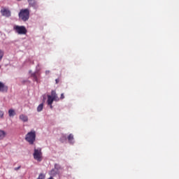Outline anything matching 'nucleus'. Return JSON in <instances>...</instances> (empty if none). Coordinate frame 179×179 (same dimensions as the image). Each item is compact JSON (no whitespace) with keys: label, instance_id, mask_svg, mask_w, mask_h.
I'll list each match as a JSON object with an SVG mask.
<instances>
[{"label":"nucleus","instance_id":"393cba45","mask_svg":"<svg viewBox=\"0 0 179 179\" xmlns=\"http://www.w3.org/2000/svg\"><path fill=\"white\" fill-rule=\"evenodd\" d=\"M17 1H22V0H17Z\"/></svg>","mask_w":179,"mask_h":179},{"label":"nucleus","instance_id":"aec40b11","mask_svg":"<svg viewBox=\"0 0 179 179\" xmlns=\"http://www.w3.org/2000/svg\"><path fill=\"white\" fill-rule=\"evenodd\" d=\"M64 99H65V95H64V94H61L60 99L64 100Z\"/></svg>","mask_w":179,"mask_h":179},{"label":"nucleus","instance_id":"39448f33","mask_svg":"<svg viewBox=\"0 0 179 179\" xmlns=\"http://www.w3.org/2000/svg\"><path fill=\"white\" fill-rule=\"evenodd\" d=\"M0 12L2 16H4L5 17H10V16H12L10 9L6 7H2Z\"/></svg>","mask_w":179,"mask_h":179},{"label":"nucleus","instance_id":"4be33fe9","mask_svg":"<svg viewBox=\"0 0 179 179\" xmlns=\"http://www.w3.org/2000/svg\"><path fill=\"white\" fill-rule=\"evenodd\" d=\"M20 166H18V167H17V168H15V171H17V170H20Z\"/></svg>","mask_w":179,"mask_h":179},{"label":"nucleus","instance_id":"9d476101","mask_svg":"<svg viewBox=\"0 0 179 179\" xmlns=\"http://www.w3.org/2000/svg\"><path fill=\"white\" fill-rule=\"evenodd\" d=\"M54 101H55V98H52V96H51V95H48V106H51V104H52V103H54Z\"/></svg>","mask_w":179,"mask_h":179},{"label":"nucleus","instance_id":"423d86ee","mask_svg":"<svg viewBox=\"0 0 179 179\" xmlns=\"http://www.w3.org/2000/svg\"><path fill=\"white\" fill-rule=\"evenodd\" d=\"M61 167L58 164H55V169H52L50 172V175L52 176V177H55L57 174H58V170H59Z\"/></svg>","mask_w":179,"mask_h":179},{"label":"nucleus","instance_id":"20e7f679","mask_svg":"<svg viewBox=\"0 0 179 179\" xmlns=\"http://www.w3.org/2000/svg\"><path fill=\"white\" fill-rule=\"evenodd\" d=\"M14 30H15L18 34H26V33H27V29H26L24 26L16 25L14 27Z\"/></svg>","mask_w":179,"mask_h":179},{"label":"nucleus","instance_id":"6e6552de","mask_svg":"<svg viewBox=\"0 0 179 179\" xmlns=\"http://www.w3.org/2000/svg\"><path fill=\"white\" fill-rule=\"evenodd\" d=\"M50 96L55 99V101H59V97H58V94H57L55 90H52Z\"/></svg>","mask_w":179,"mask_h":179},{"label":"nucleus","instance_id":"f257e3e1","mask_svg":"<svg viewBox=\"0 0 179 179\" xmlns=\"http://www.w3.org/2000/svg\"><path fill=\"white\" fill-rule=\"evenodd\" d=\"M18 16L23 22H27V20L30 17V10L29 8H24L20 10Z\"/></svg>","mask_w":179,"mask_h":179},{"label":"nucleus","instance_id":"9b49d317","mask_svg":"<svg viewBox=\"0 0 179 179\" xmlns=\"http://www.w3.org/2000/svg\"><path fill=\"white\" fill-rule=\"evenodd\" d=\"M38 76H40V73H34L31 74V77L34 78V80L35 82H38Z\"/></svg>","mask_w":179,"mask_h":179},{"label":"nucleus","instance_id":"5701e85b","mask_svg":"<svg viewBox=\"0 0 179 179\" xmlns=\"http://www.w3.org/2000/svg\"><path fill=\"white\" fill-rule=\"evenodd\" d=\"M45 73H46V74L50 73V71H45Z\"/></svg>","mask_w":179,"mask_h":179},{"label":"nucleus","instance_id":"6ab92c4d","mask_svg":"<svg viewBox=\"0 0 179 179\" xmlns=\"http://www.w3.org/2000/svg\"><path fill=\"white\" fill-rule=\"evenodd\" d=\"M0 118H3V111L0 110Z\"/></svg>","mask_w":179,"mask_h":179},{"label":"nucleus","instance_id":"0eeeda50","mask_svg":"<svg viewBox=\"0 0 179 179\" xmlns=\"http://www.w3.org/2000/svg\"><path fill=\"white\" fill-rule=\"evenodd\" d=\"M29 6L31 8H34V9H38V3H37V1L36 0H27Z\"/></svg>","mask_w":179,"mask_h":179},{"label":"nucleus","instance_id":"dca6fc26","mask_svg":"<svg viewBox=\"0 0 179 179\" xmlns=\"http://www.w3.org/2000/svg\"><path fill=\"white\" fill-rule=\"evenodd\" d=\"M43 107H44V103H41V104L38 106V108H37V111H38V113H40V111H43Z\"/></svg>","mask_w":179,"mask_h":179},{"label":"nucleus","instance_id":"f03ea898","mask_svg":"<svg viewBox=\"0 0 179 179\" xmlns=\"http://www.w3.org/2000/svg\"><path fill=\"white\" fill-rule=\"evenodd\" d=\"M25 141L29 143V145H34L36 142V131L31 130L28 132L25 136Z\"/></svg>","mask_w":179,"mask_h":179},{"label":"nucleus","instance_id":"f3484780","mask_svg":"<svg viewBox=\"0 0 179 179\" xmlns=\"http://www.w3.org/2000/svg\"><path fill=\"white\" fill-rule=\"evenodd\" d=\"M36 179H45V174L41 173Z\"/></svg>","mask_w":179,"mask_h":179},{"label":"nucleus","instance_id":"f8f14e48","mask_svg":"<svg viewBox=\"0 0 179 179\" xmlns=\"http://www.w3.org/2000/svg\"><path fill=\"white\" fill-rule=\"evenodd\" d=\"M20 120H21V121H23V122H27V121H29V117H27V116L24 115H20Z\"/></svg>","mask_w":179,"mask_h":179},{"label":"nucleus","instance_id":"2eb2a0df","mask_svg":"<svg viewBox=\"0 0 179 179\" xmlns=\"http://www.w3.org/2000/svg\"><path fill=\"white\" fill-rule=\"evenodd\" d=\"M68 140L70 142V143H73V134H69V136H68Z\"/></svg>","mask_w":179,"mask_h":179},{"label":"nucleus","instance_id":"7ed1b4c3","mask_svg":"<svg viewBox=\"0 0 179 179\" xmlns=\"http://www.w3.org/2000/svg\"><path fill=\"white\" fill-rule=\"evenodd\" d=\"M34 159L37 160V162H41V160H43V152H41V149H34Z\"/></svg>","mask_w":179,"mask_h":179},{"label":"nucleus","instance_id":"a211bd4d","mask_svg":"<svg viewBox=\"0 0 179 179\" xmlns=\"http://www.w3.org/2000/svg\"><path fill=\"white\" fill-rule=\"evenodd\" d=\"M4 54H5V52H3V50H0V60L3 58Z\"/></svg>","mask_w":179,"mask_h":179},{"label":"nucleus","instance_id":"4468645a","mask_svg":"<svg viewBox=\"0 0 179 179\" xmlns=\"http://www.w3.org/2000/svg\"><path fill=\"white\" fill-rule=\"evenodd\" d=\"M8 115H9V117H13V116L16 115V113L15 112V110L10 109L8 110Z\"/></svg>","mask_w":179,"mask_h":179},{"label":"nucleus","instance_id":"ddd939ff","mask_svg":"<svg viewBox=\"0 0 179 179\" xmlns=\"http://www.w3.org/2000/svg\"><path fill=\"white\" fill-rule=\"evenodd\" d=\"M5 136H6V132L0 129V141H2Z\"/></svg>","mask_w":179,"mask_h":179},{"label":"nucleus","instance_id":"1a4fd4ad","mask_svg":"<svg viewBox=\"0 0 179 179\" xmlns=\"http://www.w3.org/2000/svg\"><path fill=\"white\" fill-rule=\"evenodd\" d=\"M0 92H8V86L0 81Z\"/></svg>","mask_w":179,"mask_h":179},{"label":"nucleus","instance_id":"b1692460","mask_svg":"<svg viewBox=\"0 0 179 179\" xmlns=\"http://www.w3.org/2000/svg\"><path fill=\"white\" fill-rule=\"evenodd\" d=\"M50 108H52V104L50 105Z\"/></svg>","mask_w":179,"mask_h":179},{"label":"nucleus","instance_id":"412c9836","mask_svg":"<svg viewBox=\"0 0 179 179\" xmlns=\"http://www.w3.org/2000/svg\"><path fill=\"white\" fill-rule=\"evenodd\" d=\"M55 82H56V85H58V83H59V78L56 79Z\"/></svg>","mask_w":179,"mask_h":179}]
</instances>
